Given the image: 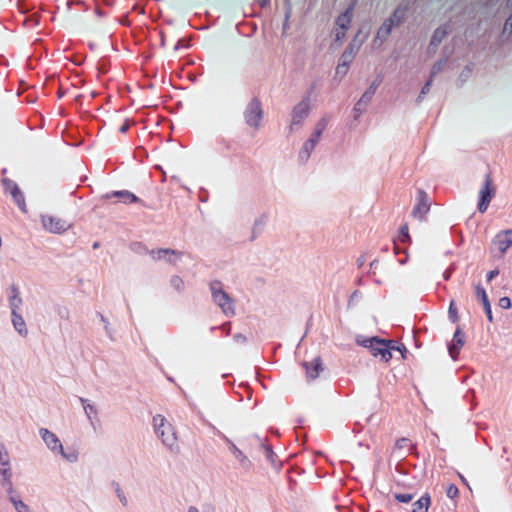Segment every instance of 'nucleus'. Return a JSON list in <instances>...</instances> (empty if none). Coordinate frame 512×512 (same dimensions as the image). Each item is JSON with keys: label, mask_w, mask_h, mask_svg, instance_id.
Instances as JSON below:
<instances>
[{"label": "nucleus", "mask_w": 512, "mask_h": 512, "mask_svg": "<svg viewBox=\"0 0 512 512\" xmlns=\"http://www.w3.org/2000/svg\"><path fill=\"white\" fill-rule=\"evenodd\" d=\"M365 346H368L374 357H379L381 360L387 362L392 358V350L395 346L392 341H384L376 338L365 341Z\"/></svg>", "instance_id": "obj_1"}, {"label": "nucleus", "mask_w": 512, "mask_h": 512, "mask_svg": "<svg viewBox=\"0 0 512 512\" xmlns=\"http://www.w3.org/2000/svg\"><path fill=\"white\" fill-rule=\"evenodd\" d=\"M495 186L493 183V179L490 174H487L485 177V181L483 187L480 190V200L478 204V209L481 213H484L490 204L491 199L495 194Z\"/></svg>", "instance_id": "obj_2"}, {"label": "nucleus", "mask_w": 512, "mask_h": 512, "mask_svg": "<svg viewBox=\"0 0 512 512\" xmlns=\"http://www.w3.org/2000/svg\"><path fill=\"white\" fill-rule=\"evenodd\" d=\"M156 430L160 432L162 441L165 445L172 447L176 441V435L170 424L166 425L165 418L161 415L154 417Z\"/></svg>", "instance_id": "obj_3"}, {"label": "nucleus", "mask_w": 512, "mask_h": 512, "mask_svg": "<svg viewBox=\"0 0 512 512\" xmlns=\"http://www.w3.org/2000/svg\"><path fill=\"white\" fill-rule=\"evenodd\" d=\"M353 16V8H347L341 15L336 19V27L334 30L335 41L340 42L346 36V31L349 29Z\"/></svg>", "instance_id": "obj_4"}, {"label": "nucleus", "mask_w": 512, "mask_h": 512, "mask_svg": "<svg viewBox=\"0 0 512 512\" xmlns=\"http://www.w3.org/2000/svg\"><path fill=\"white\" fill-rule=\"evenodd\" d=\"M42 438L47 444V446L52 450H58L64 457H66L68 460H75L77 455L75 452H73L71 455H65L63 451V446L61 445L59 439L55 434L50 432L47 429L41 430Z\"/></svg>", "instance_id": "obj_5"}, {"label": "nucleus", "mask_w": 512, "mask_h": 512, "mask_svg": "<svg viewBox=\"0 0 512 512\" xmlns=\"http://www.w3.org/2000/svg\"><path fill=\"white\" fill-rule=\"evenodd\" d=\"M262 118V109L258 100L253 99L247 108L246 121L252 127H259Z\"/></svg>", "instance_id": "obj_6"}, {"label": "nucleus", "mask_w": 512, "mask_h": 512, "mask_svg": "<svg viewBox=\"0 0 512 512\" xmlns=\"http://www.w3.org/2000/svg\"><path fill=\"white\" fill-rule=\"evenodd\" d=\"M43 225L46 229L53 233L64 232L70 226L66 220L54 216H44Z\"/></svg>", "instance_id": "obj_7"}, {"label": "nucleus", "mask_w": 512, "mask_h": 512, "mask_svg": "<svg viewBox=\"0 0 512 512\" xmlns=\"http://www.w3.org/2000/svg\"><path fill=\"white\" fill-rule=\"evenodd\" d=\"M214 300L222 308L225 313H233L232 299L221 288L212 287Z\"/></svg>", "instance_id": "obj_8"}, {"label": "nucleus", "mask_w": 512, "mask_h": 512, "mask_svg": "<svg viewBox=\"0 0 512 512\" xmlns=\"http://www.w3.org/2000/svg\"><path fill=\"white\" fill-rule=\"evenodd\" d=\"M3 184L5 185L6 190L10 192L14 200L17 202L18 206L22 210H25V200L17 184L8 179H4Z\"/></svg>", "instance_id": "obj_9"}, {"label": "nucleus", "mask_w": 512, "mask_h": 512, "mask_svg": "<svg viewBox=\"0 0 512 512\" xmlns=\"http://www.w3.org/2000/svg\"><path fill=\"white\" fill-rule=\"evenodd\" d=\"M309 113V106L307 103L302 102L298 104L293 110L292 124H299Z\"/></svg>", "instance_id": "obj_10"}, {"label": "nucleus", "mask_w": 512, "mask_h": 512, "mask_svg": "<svg viewBox=\"0 0 512 512\" xmlns=\"http://www.w3.org/2000/svg\"><path fill=\"white\" fill-rule=\"evenodd\" d=\"M464 341L463 337L460 333V330L457 329L454 335L453 343L449 346V353L453 359H456L461 347L463 346Z\"/></svg>", "instance_id": "obj_11"}, {"label": "nucleus", "mask_w": 512, "mask_h": 512, "mask_svg": "<svg viewBox=\"0 0 512 512\" xmlns=\"http://www.w3.org/2000/svg\"><path fill=\"white\" fill-rule=\"evenodd\" d=\"M391 24H388L386 21L381 25V27L378 29L376 37L374 39V44H377L380 46L390 35L392 31Z\"/></svg>", "instance_id": "obj_12"}, {"label": "nucleus", "mask_w": 512, "mask_h": 512, "mask_svg": "<svg viewBox=\"0 0 512 512\" xmlns=\"http://www.w3.org/2000/svg\"><path fill=\"white\" fill-rule=\"evenodd\" d=\"M17 308H18V305H14V308L12 310V315H13L12 322H13L14 327L18 330V332L21 335H26L27 329L25 326V322H24L23 318L16 313Z\"/></svg>", "instance_id": "obj_13"}, {"label": "nucleus", "mask_w": 512, "mask_h": 512, "mask_svg": "<svg viewBox=\"0 0 512 512\" xmlns=\"http://www.w3.org/2000/svg\"><path fill=\"white\" fill-rule=\"evenodd\" d=\"M476 294L481 298L482 303H483L484 308H485V311H486L487 316H488V320L491 322L492 321L491 306H490V303L488 301V298H487L485 290L482 287L477 286L476 287Z\"/></svg>", "instance_id": "obj_14"}, {"label": "nucleus", "mask_w": 512, "mask_h": 512, "mask_svg": "<svg viewBox=\"0 0 512 512\" xmlns=\"http://www.w3.org/2000/svg\"><path fill=\"white\" fill-rule=\"evenodd\" d=\"M430 506V496L424 495L413 504L412 512H427Z\"/></svg>", "instance_id": "obj_15"}, {"label": "nucleus", "mask_w": 512, "mask_h": 512, "mask_svg": "<svg viewBox=\"0 0 512 512\" xmlns=\"http://www.w3.org/2000/svg\"><path fill=\"white\" fill-rule=\"evenodd\" d=\"M429 211V205L425 198H421L417 206L413 210V215L422 219Z\"/></svg>", "instance_id": "obj_16"}, {"label": "nucleus", "mask_w": 512, "mask_h": 512, "mask_svg": "<svg viewBox=\"0 0 512 512\" xmlns=\"http://www.w3.org/2000/svg\"><path fill=\"white\" fill-rule=\"evenodd\" d=\"M326 126V121L325 120H322L318 123L317 125V128L314 132V134L312 135V137L309 139V143H310V150H313L316 143L318 142V140L320 139L321 137V134L324 130Z\"/></svg>", "instance_id": "obj_17"}, {"label": "nucleus", "mask_w": 512, "mask_h": 512, "mask_svg": "<svg viewBox=\"0 0 512 512\" xmlns=\"http://www.w3.org/2000/svg\"><path fill=\"white\" fill-rule=\"evenodd\" d=\"M0 476L2 477L3 484L7 487L9 494L13 492V486L11 482V473L8 466L0 468Z\"/></svg>", "instance_id": "obj_18"}, {"label": "nucleus", "mask_w": 512, "mask_h": 512, "mask_svg": "<svg viewBox=\"0 0 512 512\" xmlns=\"http://www.w3.org/2000/svg\"><path fill=\"white\" fill-rule=\"evenodd\" d=\"M111 196L119 197L125 203H134L138 201V198L129 191H116Z\"/></svg>", "instance_id": "obj_19"}, {"label": "nucleus", "mask_w": 512, "mask_h": 512, "mask_svg": "<svg viewBox=\"0 0 512 512\" xmlns=\"http://www.w3.org/2000/svg\"><path fill=\"white\" fill-rule=\"evenodd\" d=\"M361 43L356 44L355 40L348 46L346 51L343 53L342 58L351 61L359 50Z\"/></svg>", "instance_id": "obj_20"}, {"label": "nucleus", "mask_w": 512, "mask_h": 512, "mask_svg": "<svg viewBox=\"0 0 512 512\" xmlns=\"http://www.w3.org/2000/svg\"><path fill=\"white\" fill-rule=\"evenodd\" d=\"M403 20V13L397 9L393 12V14L385 20L388 24H391V27L394 28L401 24Z\"/></svg>", "instance_id": "obj_21"}, {"label": "nucleus", "mask_w": 512, "mask_h": 512, "mask_svg": "<svg viewBox=\"0 0 512 512\" xmlns=\"http://www.w3.org/2000/svg\"><path fill=\"white\" fill-rule=\"evenodd\" d=\"M505 237V240L498 242L499 249L502 254L505 253L509 246L512 245V230L505 231Z\"/></svg>", "instance_id": "obj_22"}, {"label": "nucleus", "mask_w": 512, "mask_h": 512, "mask_svg": "<svg viewBox=\"0 0 512 512\" xmlns=\"http://www.w3.org/2000/svg\"><path fill=\"white\" fill-rule=\"evenodd\" d=\"M446 36V30L443 28H437L431 37V45H438Z\"/></svg>", "instance_id": "obj_23"}, {"label": "nucleus", "mask_w": 512, "mask_h": 512, "mask_svg": "<svg viewBox=\"0 0 512 512\" xmlns=\"http://www.w3.org/2000/svg\"><path fill=\"white\" fill-rule=\"evenodd\" d=\"M304 366L306 369H308V366L306 363L304 364ZM320 370H321V362L319 359H315L313 362V369L311 371L307 370V374L311 379H314L318 376Z\"/></svg>", "instance_id": "obj_24"}, {"label": "nucleus", "mask_w": 512, "mask_h": 512, "mask_svg": "<svg viewBox=\"0 0 512 512\" xmlns=\"http://www.w3.org/2000/svg\"><path fill=\"white\" fill-rule=\"evenodd\" d=\"M10 500L18 512H28V507L21 500H17L12 494H10Z\"/></svg>", "instance_id": "obj_25"}, {"label": "nucleus", "mask_w": 512, "mask_h": 512, "mask_svg": "<svg viewBox=\"0 0 512 512\" xmlns=\"http://www.w3.org/2000/svg\"><path fill=\"white\" fill-rule=\"evenodd\" d=\"M449 316L450 318L452 319L453 322H457L458 321V311L455 307V303L454 301H451L450 302V305H449Z\"/></svg>", "instance_id": "obj_26"}, {"label": "nucleus", "mask_w": 512, "mask_h": 512, "mask_svg": "<svg viewBox=\"0 0 512 512\" xmlns=\"http://www.w3.org/2000/svg\"><path fill=\"white\" fill-rule=\"evenodd\" d=\"M366 107V102L363 103V100H359L354 108V111L356 112L355 118H358L360 114L366 109Z\"/></svg>", "instance_id": "obj_27"}, {"label": "nucleus", "mask_w": 512, "mask_h": 512, "mask_svg": "<svg viewBox=\"0 0 512 512\" xmlns=\"http://www.w3.org/2000/svg\"><path fill=\"white\" fill-rule=\"evenodd\" d=\"M503 33L511 34L512 33V11L510 16L506 19L503 26Z\"/></svg>", "instance_id": "obj_28"}, {"label": "nucleus", "mask_w": 512, "mask_h": 512, "mask_svg": "<svg viewBox=\"0 0 512 512\" xmlns=\"http://www.w3.org/2000/svg\"><path fill=\"white\" fill-rule=\"evenodd\" d=\"M349 63V60L344 59L343 62L337 66V73L343 75L346 74L348 71Z\"/></svg>", "instance_id": "obj_29"}, {"label": "nucleus", "mask_w": 512, "mask_h": 512, "mask_svg": "<svg viewBox=\"0 0 512 512\" xmlns=\"http://www.w3.org/2000/svg\"><path fill=\"white\" fill-rule=\"evenodd\" d=\"M410 239L409 233H408V226L404 225L400 229V240L402 242L408 241Z\"/></svg>", "instance_id": "obj_30"}, {"label": "nucleus", "mask_w": 512, "mask_h": 512, "mask_svg": "<svg viewBox=\"0 0 512 512\" xmlns=\"http://www.w3.org/2000/svg\"><path fill=\"white\" fill-rule=\"evenodd\" d=\"M395 498L402 503H408L413 499L411 494H396Z\"/></svg>", "instance_id": "obj_31"}, {"label": "nucleus", "mask_w": 512, "mask_h": 512, "mask_svg": "<svg viewBox=\"0 0 512 512\" xmlns=\"http://www.w3.org/2000/svg\"><path fill=\"white\" fill-rule=\"evenodd\" d=\"M374 94V90L373 89H369L367 90L363 95L362 97L359 99V100H363V103L366 102V105H368V103L370 102L372 96Z\"/></svg>", "instance_id": "obj_32"}, {"label": "nucleus", "mask_w": 512, "mask_h": 512, "mask_svg": "<svg viewBox=\"0 0 512 512\" xmlns=\"http://www.w3.org/2000/svg\"><path fill=\"white\" fill-rule=\"evenodd\" d=\"M458 495V488L455 485H450L447 488V496L450 498H455Z\"/></svg>", "instance_id": "obj_33"}, {"label": "nucleus", "mask_w": 512, "mask_h": 512, "mask_svg": "<svg viewBox=\"0 0 512 512\" xmlns=\"http://www.w3.org/2000/svg\"><path fill=\"white\" fill-rule=\"evenodd\" d=\"M0 464L2 466H8V464H9L8 455L6 452L3 453L1 448H0Z\"/></svg>", "instance_id": "obj_34"}, {"label": "nucleus", "mask_w": 512, "mask_h": 512, "mask_svg": "<svg viewBox=\"0 0 512 512\" xmlns=\"http://www.w3.org/2000/svg\"><path fill=\"white\" fill-rule=\"evenodd\" d=\"M21 303V299L18 297V290L13 288V296H12V306L18 305Z\"/></svg>", "instance_id": "obj_35"}, {"label": "nucleus", "mask_w": 512, "mask_h": 512, "mask_svg": "<svg viewBox=\"0 0 512 512\" xmlns=\"http://www.w3.org/2000/svg\"><path fill=\"white\" fill-rule=\"evenodd\" d=\"M499 304L502 308L508 309L511 306V301L508 297H502L499 301Z\"/></svg>", "instance_id": "obj_36"}, {"label": "nucleus", "mask_w": 512, "mask_h": 512, "mask_svg": "<svg viewBox=\"0 0 512 512\" xmlns=\"http://www.w3.org/2000/svg\"><path fill=\"white\" fill-rule=\"evenodd\" d=\"M442 69V63L441 62H438L436 64L433 65L432 67V70H431V76L430 78H433L438 72H440Z\"/></svg>", "instance_id": "obj_37"}, {"label": "nucleus", "mask_w": 512, "mask_h": 512, "mask_svg": "<svg viewBox=\"0 0 512 512\" xmlns=\"http://www.w3.org/2000/svg\"><path fill=\"white\" fill-rule=\"evenodd\" d=\"M431 83H432V78H429V80L425 83V85L423 86V88L421 90V95H425L429 91Z\"/></svg>", "instance_id": "obj_38"}, {"label": "nucleus", "mask_w": 512, "mask_h": 512, "mask_svg": "<svg viewBox=\"0 0 512 512\" xmlns=\"http://www.w3.org/2000/svg\"><path fill=\"white\" fill-rule=\"evenodd\" d=\"M234 453H235L236 458H238L240 461H244L245 460V456L243 455V453L239 449L234 448Z\"/></svg>", "instance_id": "obj_39"}, {"label": "nucleus", "mask_w": 512, "mask_h": 512, "mask_svg": "<svg viewBox=\"0 0 512 512\" xmlns=\"http://www.w3.org/2000/svg\"><path fill=\"white\" fill-rule=\"evenodd\" d=\"M499 273L498 270H492L490 271L488 274H487V279L490 281L492 280L495 276H497Z\"/></svg>", "instance_id": "obj_40"}, {"label": "nucleus", "mask_w": 512, "mask_h": 512, "mask_svg": "<svg viewBox=\"0 0 512 512\" xmlns=\"http://www.w3.org/2000/svg\"><path fill=\"white\" fill-rule=\"evenodd\" d=\"M304 151L306 153V157H309L310 156V153L312 150H310V143H309V140L305 143L304 145Z\"/></svg>", "instance_id": "obj_41"}, {"label": "nucleus", "mask_w": 512, "mask_h": 512, "mask_svg": "<svg viewBox=\"0 0 512 512\" xmlns=\"http://www.w3.org/2000/svg\"><path fill=\"white\" fill-rule=\"evenodd\" d=\"M127 129H128V123H125V124H123V125L120 127V131H121V132H123V133H124V132H126V131H127Z\"/></svg>", "instance_id": "obj_42"}, {"label": "nucleus", "mask_w": 512, "mask_h": 512, "mask_svg": "<svg viewBox=\"0 0 512 512\" xmlns=\"http://www.w3.org/2000/svg\"><path fill=\"white\" fill-rule=\"evenodd\" d=\"M260 6H265L268 3V0H257Z\"/></svg>", "instance_id": "obj_43"}, {"label": "nucleus", "mask_w": 512, "mask_h": 512, "mask_svg": "<svg viewBox=\"0 0 512 512\" xmlns=\"http://www.w3.org/2000/svg\"><path fill=\"white\" fill-rule=\"evenodd\" d=\"M459 476H460V479L462 480V482L468 486L466 479L461 474Z\"/></svg>", "instance_id": "obj_44"}, {"label": "nucleus", "mask_w": 512, "mask_h": 512, "mask_svg": "<svg viewBox=\"0 0 512 512\" xmlns=\"http://www.w3.org/2000/svg\"><path fill=\"white\" fill-rule=\"evenodd\" d=\"M162 253L166 254V253H168V250H162V251H159V252H158L159 256H160Z\"/></svg>", "instance_id": "obj_45"}, {"label": "nucleus", "mask_w": 512, "mask_h": 512, "mask_svg": "<svg viewBox=\"0 0 512 512\" xmlns=\"http://www.w3.org/2000/svg\"><path fill=\"white\" fill-rule=\"evenodd\" d=\"M189 512H198L195 508H190Z\"/></svg>", "instance_id": "obj_46"}]
</instances>
